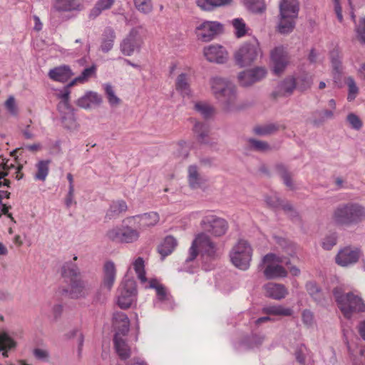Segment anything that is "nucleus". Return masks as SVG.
Listing matches in <instances>:
<instances>
[{
	"mask_svg": "<svg viewBox=\"0 0 365 365\" xmlns=\"http://www.w3.org/2000/svg\"><path fill=\"white\" fill-rule=\"evenodd\" d=\"M271 60L273 64V72L276 75H279L287 66L289 57L284 48L282 46H279L272 51Z\"/></svg>",
	"mask_w": 365,
	"mask_h": 365,
	"instance_id": "obj_16",
	"label": "nucleus"
},
{
	"mask_svg": "<svg viewBox=\"0 0 365 365\" xmlns=\"http://www.w3.org/2000/svg\"><path fill=\"white\" fill-rule=\"evenodd\" d=\"M360 252L358 249L349 247L341 250L336 256V263L341 267H347L358 262Z\"/></svg>",
	"mask_w": 365,
	"mask_h": 365,
	"instance_id": "obj_17",
	"label": "nucleus"
},
{
	"mask_svg": "<svg viewBox=\"0 0 365 365\" xmlns=\"http://www.w3.org/2000/svg\"><path fill=\"white\" fill-rule=\"evenodd\" d=\"M113 324L116 329L115 334L125 336L128 334L130 327V321L127 315L121 312H116L113 317Z\"/></svg>",
	"mask_w": 365,
	"mask_h": 365,
	"instance_id": "obj_20",
	"label": "nucleus"
},
{
	"mask_svg": "<svg viewBox=\"0 0 365 365\" xmlns=\"http://www.w3.org/2000/svg\"><path fill=\"white\" fill-rule=\"evenodd\" d=\"M104 90L109 104L111 106L120 105L121 100L115 95L113 88L110 84L104 86Z\"/></svg>",
	"mask_w": 365,
	"mask_h": 365,
	"instance_id": "obj_44",
	"label": "nucleus"
},
{
	"mask_svg": "<svg viewBox=\"0 0 365 365\" xmlns=\"http://www.w3.org/2000/svg\"><path fill=\"white\" fill-rule=\"evenodd\" d=\"M127 209L128 206L124 200H120L113 201L107 212V215L110 218L115 217L120 213L125 212Z\"/></svg>",
	"mask_w": 365,
	"mask_h": 365,
	"instance_id": "obj_34",
	"label": "nucleus"
},
{
	"mask_svg": "<svg viewBox=\"0 0 365 365\" xmlns=\"http://www.w3.org/2000/svg\"><path fill=\"white\" fill-rule=\"evenodd\" d=\"M232 0H196L197 5L203 11H213L216 8L230 4Z\"/></svg>",
	"mask_w": 365,
	"mask_h": 365,
	"instance_id": "obj_31",
	"label": "nucleus"
},
{
	"mask_svg": "<svg viewBox=\"0 0 365 365\" xmlns=\"http://www.w3.org/2000/svg\"><path fill=\"white\" fill-rule=\"evenodd\" d=\"M175 89L182 96H190L191 89L190 85V76L187 73H180L175 80Z\"/></svg>",
	"mask_w": 365,
	"mask_h": 365,
	"instance_id": "obj_26",
	"label": "nucleus"
},
{
	"mask_svg": "<svg viewBox=\"0 0 365 365\" xmlns=\"http://www.w3.org/2000/svg\"><path fill=\"white\" fill-rule=\"evenodd\" d=\"M336 243V236L335 234H331L327 236L322 242V247L324 250H330Z\"/></svg>",
	"mask_w": 365,
	"mask_h": 365,
	"instance_id": "obj_57",
	"label": "nucleus"
},
{
	"mask_svg": "<svg viewBox=\"0 0 365 365\" xmlns=\"http://www.w3.org/2000/svg\"><path fill=\"white\" fill-rule=\"evenodd\" d=\"M70 88L68 84L63 91L56 94L58 98L61 100L58 104V110L61 113V116L69 113V111H73L69 103Z\"/></svg>",
	"mask_w": 365,
	"mask_h": 365,
	"instance_id": "obj_24",
	"label": "nucleus"
},
{
	"mask_svg": "<svg viewBox=\"0 0 365 365\" xmlns=\"http://www.w3.org/2000/svg\"><path fill=\"white\" fill-rule=\"evenodd\" d=\"M232 24L235 29V35L237 38H241L246 34L247 29L242 19H235L232 20Z\"/></svg>",
	"mask_w": 365,
	"mask_h": 365,
	"instance_id": "obj_46",
	"label": "nucleus"
},
{
	"mask_svg": "<svg viewBox=\"0 0 365 365\" xmlns=\"http://www.w3.org/2000/svg\"><path fill=\"white\" fill-rule=\"evenodd\" d=\"M78 6L76 0H56L54 9L58 11H70Z\"/></svg>",
	"mask_w": 365,
	"mask_h": 365,
	"instance_id": "obj_37",
	"label": "nucleus"
},
{
	"mask_svg": "<svg viewBox=\"0 0 365 365\" xmlns=\"http://www.w3.org/2000/svg\"><path fill=\"white\" fill-rule=\"evenodd\" d=\"M116 269L113 262H107L104 264L103 279L102 285L108 290H110L115 280Z\"/></svg>",
	"mask_w": 365,
	"mask_h": 365,
	"instance_id": "obj_23",
	"label": "nucleus"
},
{
	"mask_svg": "<svg viewBox=\"0 0 365 365\" xmlns=\"http://www.w3.org/2000/svg\"><path fill=\"white\" fill-rule=\"evenodd\" d=\"M362 24L363 26L357 28L356 31L361 41L365 43V17L362 19Z\"/></svg>",
	"mask_w": 365,
	"mask_h": 365,
	"instance_id": "obj_64",
	"label": "nucleus"
},
{
	"mask_svg": "<svg viewBox=\"0 0 365 365\" xmlns=\"http://www.w3.org/2000/svg\"><path fill=\"white\" fill-rule=\"evenodd\" d=\"M262 313L268 315L288 317L292 314L293 311L292 309L282 305H271L264 307Z\"/></svg>",
	"mask_w": 365,
	"mask_h": 365,
	"instance_id": "obj_33",
	"label": "nucleus"
},
{
	"mask_svg": "<svg viewBox=\"0 0 365 365\" xmlns=\"http://www.w3.org/2000/svg\"><path fill=\"white\" fill-rule=\"evenodd\" d=\"M96 73V66L94 65L85 68L79 76L76 77L68 83V87H72L77 83H83L86 82L91 76H94Z\"/></svg>",
	"mask_w": 365,
	"mask_h": 365,
	"instance_id": "obj_35",
	"label": "nucleus"
},
{
	"mask_svg": "<svg viewBox=\"0 0 365 365\" xmlns=\"http://www.w3.org/2000/svg\"><path fill=\"white\" fill-rule=\"evenodd\" d=\"M115 39V34L113 29L106 28L102 34L101 49L103 52L107 53L113 46Z\"/></svg>",
	"mask_w": 365,
	"mask_h": 365,
	"instance_id": "obj_29",
	"label": "nucleus"
},
{
	"mask_svg": "<svg viewBox=\"0 0 365 365\" xmlns=\"http://www.w3.org/2000/svg\"><path fill=\"white\" fill-rule=\"evenodd\" d=\"M144 267V260L142 257H138L133 262L135 272H136L138 279L143 283L147 282Z\"/></svg>",
	"mask_w": 365,
	"mask_h": 365,
	"instance_id": "obj_45",
	"label": "nucleus"
},
{
	"mask_svg": "<svg viewBox=\"0 0 365 365\" xmlns=\"http://www.w3.org/2000/svg\"><path fill=\"white\" fill-rule=\"evenodd\" d=\"M295 79L297 81L296 88L300 91H307L312 86V78L307 73H303L295 78Z\"/></svg>",
	"mask_w": 365,
	"mask_h": 365,
	"instance_id": "obj_41",
	"label": "nucleus"
},
{
	"mask_svg": "<svg viewBox=\"0 0 365 365\" xmlns=\"http://www.w3.org/2000/svg\"><path fill=\"white\" fill-rule=\"evenodd\" d=\"M5 107L11 115H17L18 109L16 106L15 99L13 96L9 97V98L6 101Z\"/></svg>",
	"mask_w": 365,
	"mask_h": 365,
	"instance_id": "obj_60",
	"label": "nucleus"
},
{
	"mask_svg": "<svg viewBox=\"0 0 365 365\" xmlns=\"http://www.w3.org/2000/svg\"><path fill=\"white\" fill-rule=\"evenodd\" d=\"M345 83L348 86L349 91L347 100L349 101H352L356 98L359 93V88L356 84L354 79L351 76H349L345 79Z\"/></svg>",
	"mask_w": 365,
	"mask_h": 365,
	"instance_id": "obj_43",
	"label": "nucleus"
},
{
	"mask_svg": "<svg viewBox=\"0 0 365 365\" xmlns=\"http://www.w3.org/2000/svg\"><path fill=\"white\" fill-rule=\"evenodd\" d=\"M210 90L215 98L229 110L237 100L236 86L229 80L220 76L212 77L209 81Z\"/></svg>",
	"mask_w": 365,
	"mask_h": 365,
	"instance_id": "obj_2",
	"label": "nucleus"
},
{
	"mask_svg": "<svg viewBox=\"0 0 365 365\" xmlns=\"http://www.w3.org/2000/svg\"><path fill=\"white\" fill-rule=\"evenodd\" d=\"M338 307L346 318H350L354 312L365 311V304L362 299L353 293L343 294L340 288L333 290Z\"/></svg>",
	"mask_w": 365,
	"mask_h": 365,
	"instance_id": "obj_6",
	"label": "nucleus"
},
{
	"mask_svg": "<svg viewBox=\"0 0 365 365\" xmlns=\"http://www.w3.org/2000/svg\"><path fill=\"white\" fill-rule=\"evenodd\" d=\"M115 0H98L95 6L91 11L90 16L96 18L104 11L109 9L114 4Z\"/></svg>",
	"mask_w": 365,
	"mask_h": 365,
	"instance_id": "obj_36",
	"label": "nucleus"
},
{
	"mask_svg": "<svg viewBox=\"0 0 365 365\" xmlns=\"http://www.w3.org/2000/svg\"><path fill=\"white\" fill-rule=\"evenodd\" d=\"M195 110L202 115L204 118H210L215 114L213 106L205 102H196L194 106Z\"/></svg>",
	"mask_w": 365,
	"mask_h": 365,
	"instance_id": "obj_38",
	"label": "nucleus"
},
{
	"mask_svg": "<svg viewBox=\"0 0 365 365\" xmlns=\"http://www.w3.org/2000/svg\"><path fill=\"white\" fill-rule=\"evenodd\" d=\"M193 130L195 133L197 135L198 140L201 143H205V137L207 136L208 134V127L207 125L197 122L195 125Z\"/></svg>",
	"mask_w": 365,
	"mask_h": 365,
	"instance_id": "obj_47",
	"label": "nucleus"
},
{
	"mask_svg": "<svg viewBox=\"0 0 365 365\" xmlns=\"http://www.w3.org/2000/svg\"><path fill=\"white\" fill-rule=\"evenodd\" d=\"M123 337L124 336H119V333L115 334L113 343L115 351L120 358L126 359L130 356V349Z\"/></svg>",
	"mask_w": 365,
	"mask_h": 365,
	"instance_id": "obj_25",
	"label": "nucleus"
},
{
	"mask_svg": "<svg viewBox=\"0 0 365 365\" xmlns=\"http://www.w3.org/2000/svg\"><path fill=\"white\" fill-rule=\"evenodd\" d=\"M252 249L250 245L244 240H240L232 247L230 253L232 263L242 270L250 267L252 260Z\"/></svg>",
	"mask_w": 365,
	"mask_h": 365,
	"instance_id": "obj_8",
	"label": "nucleus"
},
{
	"mask_svg": "<svg viewBox=\"0 0 365 365\" xmlns=\"http://www.w3.org/2000/svg\"><path fill=\"white\" fill-rule=\"evenodd\" d=\"M136 284L133 280L125 281L119 289L118 305L121 309H128L136 300Z\"/></svg>",
	"mask_w": 365,
	"mask_h": 365,
	"instance_id": "obj_12",
	"label": "nucleus"
},
{
	"mask_svg": "<svg viewBox=\"0 0 365 365\" xmlns=\"http://www.w3.org/2000/svg\"><path fill=\"white\" fill-rule=\"evenodd\" d=\"M160 216L156 212H150L139 215H135L126 219V222L135 226L139 230H144L148 227L155 226L158 223Z\"/></svg>",
	"mask_w": 365,
	"mask_h": 365,
	"instance_id": "obj_13",
	"label": "nucleus"
},
{
	"mask_svg": "<svg viewBox=\"0 0 365 365\" xmlns=\"http://www.w3.org/2000/svg\"><path fill=\"white\" fill-rule=\"evenodd\" d=\"M144 34L141 27H135L130 30L120 44V52L126 56H132L135 52H140L143 44Z\"/></svg>",
	"mask_w": 365,
	"mask_h": 365,
	"instance_id": "obj_9",
	"label": "nucleus"
},
{
	"mask_svg": "<svg viewBox=\"0 0 365 365\" xmlns=\"http://www.w3.org/2000/svg\"><path fill=\"white\" fill-rule=\"evenodd\" d=\"M156 294L158 299L160 301H164L168 299V292L165 287L162 284V286L159 287L156 290Z\"/></svg>",
	"mask_w": 365,
	"mask_h": 365,
	"instance_id": "obj_63",
	"label": "nucleus"
},
{
	"mask_svg": "<svg viewBox=\"0 0 365 365\" xmlns=\"http://www.w3.org/2000/svg\"><path fill=\"white\" fill-rule=\"evenodd\" d=\"M306 289L309 294L315 300L319 301L322 297V290L314 282H308L306 284Z\"/></svg>",
	"mask_w": 365,
	"mask_h": 365,
	"instance_id": "obj_48",
	"label": "nucleus"
},
{
	"mask_svg": "<svg viewBox=\"0 0 365 365\" xmlns=\"http://www.w3.org/2000/svg\"><path fill=\"white\" fill-rule=\"evenodd\" d=\"M34 355L37 359L44 361H48L49 357V354L46 350L38 348L34 350Z\"/></svg>",
	"mask_w": 365,
	"mask_h": 365,
	"instance_id": "obj_62",
	"label": "nucleus"
},
{
	"mask_svg": "<svg viewBox=\"0 0 365 365\" xmlns=\"http://www.w3.org/2000/svg\"><path fill=\"white\" fill-rule=\"evenodd\" d=\"M265 296L275 300H280L286 297L288 290L282 284L269 282L263 287Z\"/></svg>",
	"mask_w": 365,
	"mask_h": 365,
	"instance_id": "obj_19",
	"label": "nucleus"
},
{
	"mask_svg": "<svg viewBox=\"0 0 365 365\" xmlns=\"http://www.w3.org/2000/svg\"><path fill=\"white\" fill-rule=\"evenodd\" d=\"M137 9L143 13H150L153 9L151 0H133Z\"/></svg>",
	"mask_w": 365,
	"mask_h": 365,
	"instance_id": "obj_53",
	"label": "nucleus"
},
{
	"mask_svg": "<svg viewBox=\"0 0 365 365\" xmlns=\"http://www.w3.org/2000/svg\"><path fill=\"white\" fill-rule=\"evenodd\" d=\"M73 73L68 66H60L51 69L48 72V77L55 81L66 82L71 76Z\"/></svg>",
	"mask_w": 365,
	"mask_h": 365,
	"instance_id": "obj_22",
	"label": "nucleus"
},
{
	"mask_svg": "<svg viewBox=\"0 0 365 365\" xmlns=\"http://www.w3.org/2000/svg\"><path fill=\"white\" fill-rule=\"evenodd\" d=\"M200 225L205 232L215 237L224 235L228 229V224L225 220L212 214L204 216Z\"/></svg>",
	"mask_w": 365,
	"mask_h": 365,
	"instance_id": "obj_11",
	"label": "nucleus"
},
{
	"mask_svg": "<svg viewBox=\"0 0 365 365\" xmlns=\"http://www.w3.org/2000/svg\"><path fill=\"white\" fill-rule=\"evenodd\" d=\"M106 237L110 241L122 243V227L109 229L106 233Z\"/></svg>",
	"mask_w": 365,
	"mask_h": 365,
	"instance_id": "obj_49",
	"label": "nucleus"
},
{
	"mask_svg": "<svg viewBox=\"0 0 365 365\" xmlns=\"http://www.w3.org/2000/svg\"><path fill=\"white\" fill-rule=\"evenodd\" d=\"M16 346V341L6 332H0V351H2L3 357H8V351Z\"/></svg>",
	"mask_w": 365,
	"mask_h": 365,
	"instance_id": "obj_32",
	"label": "nucleus"
},
{
	"mask_svg": "<svg viewBox=\"0 0 365 365\" xmlns=\"http://www.w3.org/2000/svg\"><path fill=\"white\" fill-rule=\"evenodd\" d=\"M365 217V208L356 203H347L338 206L333 220L339 225H350L361 221Z\"/></svg>",
	"mask_w": 365,
	"mask_h": 365,
	"instance_id": "obj_7",
	"label": "nucleus"
},
{
	"mask_svg": "<svg viewBox=\"0 0 365 365\" xmlns=\"http://www.w3.org/2000/svg\"><path fill=\"white\" fill-rule=\"evenodd\" d=\"M250 69L244 71L239 73L238 80L239 83L242 86H249L255 83L252 73H249Z\"/></svg>",
	"mask_w": 365,
	"mask_h": 365,
	"instance_id": "obj_52",
	"label": "nucleus"
},
{
	"mask_svg": "<svg viewBox=\"0 0 365 365\" xmlns=\"http://www.w3.org/2000/svg\"><path fill=\"white\" fill-rule=\"evenodd\" d=\"M178 245L177 240L171 236H167L163 242L158 246V252L163 257L170 255Z\"/></svg>",
	"mask_w": 365,
	"mask_h": 365,
	"instance_id": "obj_30",
	"label": "nucleus"
},
{
	"mask_svg": "<svg viewBox=\"0 0 365 365\" xmlns=\"http://www.w3.org/2000/svg\"><path fill=\"white\" fill-rule=\"evenodd\" d=\"M200 255L204 261H213L220 257V250L217 244L205 232L195 235L190 247L186 262H192Z\"/></svg>",
	"mask_w": 365,
	"mask_h": 365,
	"instance_id": "obj_1",
	"label": "nucleus"
},
{
	"mask_svg": "<svg viewBox=\"0 0 365 365\" xmlns=\"http://www.w3.org/2000/svg\"><path fill=\"white\" fill-rule=\"evenodd\" d=\"M277 129V128L274 124H268L255 127L254 132L257 135H266L273 133Z\"/></svg>",
	"mask_w": 365,
	"mask_h": 365,
	"instance_id": "obj_51",
	"label": "nucleus"
},
{
	"mask_svg": "<svg viewBox=\"0 0 365 365\" xmlns=\"http://www.w3.org/2000/svg\"><path fill=\"white\" fill-rule=\"evenodd\" d=\"M302 322L307 327H311L314 323V315L308 309H305L302 314Z\"/></svg>",
	"mask_w": 365,
	"mask_h": 365,
	"instance_id": "obj_61",
	"label": "nucleus"
},
{
	"mask_svg": "<svg viewBox=\"0 0 365 365\" xmlns=\"http://www.w3.org/2000/svg\"><path fill=\"white\" fill-rule=\"evenodd\" d=\"M222 29V26L219 22L206 21L196 27L195 34L199 40L208 42L219 34Z\"/></svg>",
	"mask_w": 365,
	"mask_h": 365,
	"instance_id": "obj_14",
	"label": "nucleus"
},
{
	"mask_svg": "<svg viewBox=\"0 0 365 365\" xmlns=\"http://www.w3.org/2000/svg\"><path fill=\"white\" fill-rule=\"evenodd\" d=\"M249 143L250 146L257 151H266L269 149V145L264 141L250 139Z\"/></svg>",
	"mask_w": 365,
	"mask_h": 365,
	"instance_id": "obj_56",
	"label": "nucleus"
},
{
	"mask_svg": "<svg viewBox=\"0 0 365 365\" xmlns=\"http://www.w3.org/2000/svg\"><path fill=\"white\" fill-rule=\"evenodd\" d=\"M263 262L267 264L264 270V274L267 279L286 277L287 276L286 269L279 264L283 262L287 266L289 264V261H285L284 257L269 253L264 257Z\"/></svg>",
	"mask_w": 365,
	"mask_h": 365,
	"instance_id": "obj_10",
	"label": "nucleus"
},
{
	"mask_svg": "<svg viewBox=\"0 0 365 365\" xmlns=\"http://www.w3.org/2000/svg\"><path fill=\"white\" fill-rule=\"evenodd\" d=\"M252 75L255 83L263 79L267 75V70L264 67H256L250 69V72Z\"/></svg>",
	"mask_w": 365,
	"mask_h": 365,
	"instance_id": "obj_55",
	"label": "nucleus"
},
{
	"mask_svg": "<svg viewBox=\"0 0 365 365\" xmlns=\"http://www.w3.org/2000/svg\"><path fill=\"white\" fill-rule=\"evenodd\" d=\"M347 121L349 123L351 126L356 130H359L362 127L361 120L354 113H349L347 115Z\"/></svg>",
	"mask_w": 365,
	"mask_h": 365,
	"instance_id": "obj_59",
	"label": "nucleus"
},
{
	"mask_svg": "<svg viewBox=\"0 0 365 365\" xmlns=\"http://www.w3.org/2000/svg\"><path fill=\"white\" fill-rule=\"evenodd\" d=\"M297 86V81L294 76H288L282 81L272 93L274 98L291 96Z\"/></svg>",
	"mask_w": 365,
	"mask_h": 365,
	"instance_id": "obj_18",
	"label": "nucleus"
},
{
	"mask_svg": "<svg viewBox=\"0 0 365 365\" xmlns=\"http://www.w3.org/2000/svg\"><path fill=\"white\" fill-rule=\"evenodd\" d=\"M62 276L68 286L63 291L72 299L84 297L88 294L85 282L81 279V274L76 265L66 263L62 267Z\"/></svg>",
	"mask_w": 365,
	"mask_h": 365,
	"instance_id": "obj_3",
	"label": "nucleus"
},
{
	"mask_svg": "<svg viewBox=\"0 0 365 365\" xmlns=\"http://www.w3.org/2000/svg\"><path fill=\"white\" fill-rule=\"evenodd\" d=\"M12 165H8V160L0 156V187L2 185L9 187L10 181L4 178L8 175L9 169Z\"/></svg>",
	"mask_w": 365,
	"mask_h": 365,
	"instance_id": "obj_40",
	"label": "nucleus"
},
{
	"mask_svg": "<svg viewBox=\"0 0 365 365\" xmlns=\"http://www.w3.org/2000/svg\"><path fill=\"white\" fill-rule=\"evenodd\" d=\"M245 4L252 9L262 12L264 10L263 0H244Z\"/></svg>",
	"mask_w": 365,
	"mask_h": 365,
	"instance_id": "obj_58",
	"label": "nucleus"
},
{
	"mask_svg": "<svg viewBox=\"0 0 365 365\" xmlns=\"http://www.w3.org/2000/svg\"><path fill=\"white\" fill-rule=\"evenodd\" d=\"M140 237V230L128 223L122 227V243H133Z\"/></svg>",
	"mask_w": 365,
	"mask_h": 365,
	"instance_id": "obj_28",
	"label": "nucleus"
},
{
	"mask_svg": "<svg viewBox=\"0 0 365 365\" xmlns=\"http://www.w3.org/2000/svg\"><path fill=\"white\" fill-rule=\"evenodd\" d=\"M50 163H51V161L48 160H40L36 164V166L37 172L34 176L36 180H41V181H44L46 180V178L48 174Z\"/></svg>",
	"mask_w": 365,
	"mask_h": 365,
	"instance_id": "obj_39",
	"label": "nucleus"
},
{
	"mask_svg": "<svg viewBox=\"0 0 365 365\" xmlns=\"http://www.w3.org/2000/svg\"><path fill=\"white\" fill-rule=\"evenodd\" d=\"M277 173L282 178L285 185L290 190L294 189V185L292 181V177L290 173L287 170L284 165L279 164L276 166Z\"/></svg>",
	"mask_w": 365,
	"mask_h": 365,
	"instance_id": "obj_42",
	"label": "nucleus"
},
{
	"mask_svg": "<svg viewBox=\"0 0 365 365\" xmlns=\"http://www.w3.org/2000/svg\"><path fill=\"white\" fill-rule=\"evenodd\" d=\"M102 103V98L96 92L88 91L85 95L77 100L78 106L90 109L93 106H99Z\"/></svg>",
	"mask_w": 365,
	"mask_h": 365,
	"instance_id": "obj_21",
	"label": "nucleus"
},
{
	"mask_svg": "<svg viewBox=\"0 0 365 365\" xmlns=\"http://www.w3.org/2000/svg\"><path fill=\"white\" fill-rule=\"evenodd\" d=\"M330 58H331V65L333 66V68L336 71L339 72L341 71V56L338 50H333L330 53Z\"/></svg>",
	"mask_w": 365,
	"mask_h": 365,
	"instance_id": "obj_54",
	"label": "nucleus"
},
{
	"mask_svg": "<svg viewBox=\"0 0 365 365\" xmlns=\"http://www.w3.org/2000/svg\"><path fill=\"white\" fill-rule=\"evenodd\" d=\"M187 173L188 183L192 188H199L205 182V179L199 173L197 166H189Z\"/></svg>",
	"mask_w": 365,
	"mask_h": 365,
	"instance_id": "obj_27",
	"label": "nucleus"
},
{
	"mask_svg": "<svg viewBox=\"0 0 365 365\" xmlns=\"http://www.w3.org/2000/svg\"><path fill=\"white\" fill-rule=\"evenodd\" d=\"M63 126L68 129H73L76 127V118L73 111L64 114L61 116Z\"/></svg>",
	"mask_w": 365,
	"mask_h": 365,
	"instance_id": "obj_50",
	"label": "nucleus"
},
{
	"mask_svg": "<svg viewBox=\"0 0 365 365\" xmlns=\"http://www.w3.org/2000/svg\"><path fill=\"white\" fill-rule=\"evenodd\" d=\"M262 56V51L255 38L245 41L234 53V59L240 67H247L255 63Z\"/></svg>",
	"mask_w": 365,
	"mask_h": 365,
	"instance_id": "obj_5",
	"label": "nucleus"
},
{
	"mask_svg": "<svg viewBox=\"0 0 365 365\" xmlns=\"http://www.w3.org/2000/svg\"><path fill=\"white\" fill-rule=\"evenodd\" d=\"M203 54L210 62L224 63L228 59L227 50L219 44H212L205 47Z\"/></svg>",
	"mask_w": 365,
	"mask_h": 365,
	"instance_id": "obj_15",
	"label": "nucleus"
},
{
	"mask_svg": "<svg viewBox=\"0 0 365 365\" xmlns=\"http://www.w3.org/2000/svg\"><path fill=\"white\" fill-rule=\"evenodd\" d=\"M279 9V20L277 31L282 34H289L294 30L299 15V1L298 0H280Z\"/></svg>",
	"mask_w": 365,
	"mask_h": 365,
	"instance_id": "obj_4",
	"label": "nucleus"
}]
</instances>
